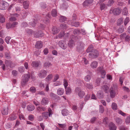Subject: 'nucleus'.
I'll return each instance as SVG.
<instances>
[{
    "mask_svg": "<svg viewBox=\"0 0 130 130\" xmlns=\"http://www.w3.org/2000/svg\"><path fill=\"white\" fill-rule=\"evenodd\" d=\"M49 114L47 111L45 112L42 113V115L44 118H45V119H47L49 117Z\"/></svg>",
    "mask_w": 130,
    "mask_h": 130,
    "instance_id": "39",
    "label": "nucleus"
},
{
    "mask_svg": "<svg viewBox=\"0 0 130 130\" xmlns=\"http://www.w3.org/2000/svg\"><path fill=\"white\" fill-rule=\"evenodd\" d=\"M64 92V89L62 88H59L57 90V94L59 95H61L63 94Z\"/></svg>",
    "mask_w": 130,
    "mask_h": 130,
    "instance_id": "19",
    "label": "nucleus"
},
{
    "mask_svg": "<svg viewBox=\"0 0 130 130\" xmlns=\"http://www.w3.org/2000/svg\"><path fill=\"white\" fill-rule=\"evenodd\" d=\"M63 85L64 86V88L67 87V86L68 85V83L67 80L65 79H63Z\"/></svg>",
    "mask_w": 130,
    "mask_h": 130,
    "instance_id": "50",
    "label": "nucleus"
},
{
    "mask_svg": "<svg viewBox=\"0 0 130 130\" xmlns=\"http://www.w3.org/2000/svg\"><path fill=\"white\" fill-rule=\"evenodd\" d=\"M114 2L115 1L114 0H109L107 5L109 6H111L113 5Z\"/></svg>",
    "mask_w": 130,
    "mask_h": 130,
    "instance_id": "55",
    "label": "nucleus"
},
{
    "mask_svg": "<svg viewBox=\"0 0 130 130\" xmlns=\"http://www.w3.org/2000/svg\"><path fill=\"white\" fill-rule=\"evenodd\" d=\"M5 20V18L4 16L0 13V23L2 24L4 23Z\"/></svg>",
    "mask_w": 130,
    "mask_h": 130,
    "instance_id": "29",
    "label": "nucleus"
},
{
    "mask_svg": "<svg viewBox=\"0 0 130 130\" xmlns=\"http://www.w3.org/2000/svg\"><path fill=\"white\" fill-rule=\"evenodd\" d=\"M106 7V5L104 3L100 4V8L101 11L104 10Z\"/></svg>",
    "mask_w": 130,
    "mask_h": 130,
    "instance_id": "54",
    "label": "nucleus"
},
{
    "mask_svg": "<svg viewBox=\"0 0 130 130\" xmlns=\"http://www.w3.org/2000/svg\"><path fill=\"white\" fill-rule=\"evenodd\" d=\"M111 107L112 109L114 110H116L118 109L117 104L115 103H112Z\"/></svg>",
    "mask_w": 130,
    "mask_h": 130,
    "instance_id": "44",
    "label": "nucleus"
},
{
    "mask_svg": "<svg viewBox=\"0 0 130 130\" xmlns=\"http://www.w3.org/2000/svg\"><path fill=\"white\" fill-rule=\"evenodd\" d=\"M108 127L110 130H116L117 128L116 126L112 122H110L109 123Z\"/></svg>",
    "mask_w": 130,
    "mask_h": 130,
    "instance_id": "8",
    "label": "nucleus"
},
{
    "mask_svg": "<svg viewBox=\"0 0 130 130\" xmlns=\"http://www.w3.org/2000/svg\"><path fill=\"white\" fill-rule=\"evenodd\" d=\"M91 78V76L89 75H87L85 78V80L86 82L89 81Z\"/></svg>",
    "mask_w": 130,
    "mask_h": 130,
    "instance_id": "63",
    "label": "nucleus"
},
{
    "mask_svg": "<svg viewBox=\"0 0 130 130\" xmlns=\"http://www.w3.org/2000/svg\"><path fill=\"white\" fill-rule=\"evenodd\" d=\"M72 24L73 26L76 27H78L79 26L80 23L78 21H74L73 22Z\"/></svg>",
    "mask_w": 130,
    "mask_h": 130,
    "instance_id": "43",
    "label": "nucleus"
},
{
    "mask_svg": "<svg viewBox=\"0 0 130 130\" xmlns=\"http://www.w3.org/2000/svg\"><path fill=\"white\" fill-rule=\"evenodd\" d=\"M30 90L31 92L35 93L36 92V90L35 87H31L30 88Z\"/></svg>",
    "mask_w": 130,
    "mask_h": 130,
    "instance_id": "60",
    "label": "nucleus"
},
{
    "mask_svg": "<svg viewBox=\"0 0 130 130\" xmlns=\"http://www.w3.org/2000/svg\"><path fill=\"white\" fill-rule=\"evenodd\" d=\"M47 71L44 70H42L41 72L38 74V76L41 78H44L46 75Z\"/></svg>",
    "mask_w": 130,
    "mask_h": 130,
    "instance_id": "6",
    "label": "nucleus"
},
{
    "mask_svg": "<svg viewBox=\"0 0 130 130\" xmlns=\"http://www.w3.org/2000/svg\"><path fill=\"white\" fill-rule=\"evenodd\" d=\"M18 24V23L17 22H14L12 23H7L6 24V28L8 29L10 28L14 29L16 27Z\"/></svg>",
    "mask_w": 130,
    "mask_h": 130,
    "instance_id": "5",
    "label": "nucleus"
},
{
    "mask_svg": "<svg viewBox=\"0 0 130 130\" xmlns=\"http://www.w3.org/2000/svg\"><path fill=\"white\" fill-rule=\"evenodd\" d=\"M25 32L28 36H31L32 34L34 31L31 29L28 28L26 30Z\"/></svg>",
    "mask_w": 130,
    "mask_h": 130,
    "instance_id": "22",
    "label": "nucleus"
},
{
    "mask_svg": "<svg viewBox=\"0 0 130 130\" xmlns=\"http://www.w3.org/2000/svg\"><path fill=\"white\" fill-rule=\"evenodd\" d=\"M35 35L37 38H39L42 37L44 35L42 31L40 30L37 32L35 34Z\"/></svg>",
    "mask_w": 130,
    "mask_h": 130,
    "instance_id": "12",
    "label": "nucleus"
},
{
    "mask_svg": "<svg viewBox=\"0 0 130 130\" xmlns=\"http://www.w3.org/2000/svg\"><path fill=\"white\" fill-rule=\"evenodd\" d=\"M74 44V41L71 39L69 40L68 43V46L70 48H72Z\"/></svg>",
    "mask_w": 130,
    "mask_h": 130,
    "instance_id": "37",
    "label": "nucleus"
},
{
    "mask_svg": "<svg viewBox=\"0 0 130 130\" xmlns=\"http://www.w3.org/2000/svg\"><path fill=\"white\" fill-rule=\"evenodd\" d=\"M67 19V18L64 16L61 15L59 18V21L61 22H64Z\"/></svg>",
    "mask_w": 130,
    "mask_h": 130,
    "instance_id": "31",
    "label": "nucleus"
},
{
    "mask_svg": "<svg viewBox=\"0 0 130 130\" xmlns=\"http://www.w3.org/2000/svg\"><path fill=\"white\" fill-rule=\"evenodd\" d=\"M23 76L21 82V85L23 87H24L28 82L30 77V75L29 72H28L27 74H24Z\"/></svg>",
    "mask_w": 130,
    "mask_h": 130,
    "instance_id": "1",
    "label": "nucleus"
},
{
    "mask_svg": "<svg viewBox=\"0 0 130 130\" xmlns=\"http://www.w3.org/2000/svg\"><path fill=\"white\" fill-rule=\"evenodd\" d=\"M23 7L25 9H28L29 7V1L26 0L23 3Z\"/></svg>",
    "mask_w": 130,
    "mask_h": 130,
    "instance_id": "13",
    "label": "nucleus"
},
{
    "mask_svg": "<svg viewBox=\"0 0 130 130\" xmlns=\"http://www.w3.org/2000/svg\"><path fill=\"white\" fill-rule=\"evenodd\" d=\"M130 21L129 18L128 17H126L124 20V24L125 26H126L127 24Z\"/></svg>",
    "mask_w": 130,
    "mask_h": 130,
    "instance_id": "56",
    "label": "nucleus"
},
{
    "mask_svg": "<svg viewBox=\"0 0 130 130\" xmlns=\"http://www.w3.org/2000/svg\"><path fill=\"white\" fill-rule=\"evenodd\" d=\"M96 119V118L95 117H92L90 120V122L92 124L94 123Z\"/></svg>",
    "mask_w": 130,
    "mask_h": 130,
    "instance_id": "59",
    "label": "nucleus"
},
{
    "mask_svg": "<svg viewBox=\"0 0 130 130\" xmlns=\"http://www.w3.org/2000/svg\"><path fill=\"white\" fill-rule=\"evenodd\" d=\"M102 89L103 90L105 93H108L109 88L106 85H104L102 86Z\"/></svg>",
    "mask_w": 130,
    "mask_h": 130,
    "instance_id": "34",
    "label": "nucleus"
},
{
    "mask_svg": "<svg viewBox=\"0 0 130 130\" xmlns=\"http://www.w3.org/2000/svg\"><path fill=\"white\" fill-rule=\"evenodd\" d=\"M128 13V12L127 8L126 7H125L123 9L122 12V14L123 15H127Z\"/></svg>",
    "mask_w": 130,
    "mask_h": 130,
    "instance_id": "41",
    "label": "nucleus"
},
{
    "mask_svg": "<svg viewBox=\"0 0 130 130\" xmlns=\"http://www.w3.org/2000/svg\"><path fill=\"white\" fill-rule=\"evenodd\" d=\"M104 96V94L102 91H99L97 92L96 96L99 99H101L103 98Z\"/></svg>",
    "mask_w": 130,
    "mask_h": 130,
    "instance_id": "15",
    "label": "nucleus"
},
{
    "mask_svg": "<svg viewBox=\"0 0 130 130\" xmlns=\"http://www.w3.org/2000/svg\"><path fill=\"white\" fill-rule=\"evenodd\" d=\"M21 26L22 27H25L28 26V25L26 22H23L21 23Z\"/></svg>",
    "mask_w": 130,
    "mask_h": 130,
    "instance_id": "57",
    "label": "nucleus"
},
{
    "mask_svg": "<svg viewBox=\"0 0 130 130\" xmlns=\"http://www.w3.org/2000/svg\"><path fill=\"white\" fill-rule=\"evenodd\" d=\"M101 74V77L102 78H104L105 77L106 72L104 70L100 72Z\"/></svg>",
    "mask_w": 130,
    "mask_h": 130,
    "instance_id": "48",
    "label": "nucleus"
},
{
    "mask_svg": "<svg viewBox=\"0 0 130 130\" xmlns=\"http://www.w3.org/2000/svg\"><path fill=\"white\" fill-rule=\"evenodd\" d=\"M50 96L51 99L54 100H56L57 99H58V98H59V97L57 95L52 92L50 94Z\"/></svg>",
    "mask_w": 130,
    "mask_h": 130,
    "instance_id": "17",
    "label": "nucleus"
},
{
    "mask_svg": "<svg viewBox=\"0 0 130 130\" xmlns=\"http://www.w3.org/2000/svg\"><path fill=\"white\" fill-rule=\"evenodd\" d=\"M72 20L73 21H77L78 20V19L77 15L75 14L74 13L72 17Z\"/></svg>",
    "mask_w": 130,
    "mask_h": 130,
    "instance_id": "53",
    "label": "nucleus"
},
{
    "mask_svg": "<svg viewBox=\"0 0 130 130\" xmlns=\"http://www.w3.org/2000/svg\"><path fill=\"white\" fill-rule=\"evenodd\" d=\"M27 108L28 111H30L34 110L35 107L32 104H29L27 106Z\"/></svg>",
    "mask_w": 130,
    "mask_h": 130,
    "instance_id": "23",
    "label": "nucleus"
},
{
    "mask_svg": "<svg viewBox=\"0 0 130 130\" xmlns=\"http://www.w3.org/2000/svg\"><path fill=\"white\" fill-rule=\"evenodd\" d=\"M91 96L90 94H87L86 95L85 97L84 98V101L86 102L90 98Z\"/></svg>",
    "mask_w": 130,
    "mask_h": 130,
    "instance_id": "45",
    "label": "nucleus"
},
{
    "mask_svg": "<svg viewBox=\"0 0 130 130\" xmlns=\"http://www.w3.org/2000/svg\"><path fill=\"white\" fill-rule=\"evenodd\" d=\"M73 34L75 35L76 34H79L80 33V30L78 29H74L73 31Z\"/></svg>",
    "mask_w": 130,
    "mask_h": 130,
    "instance_id": "58",
    "label": "nucleus"
},
{
    "mask_svg": "<svg viewBox=\"0 0 130 130\" xmlns=\"http://www.w3.org/2000/svg\"><path fill=\"white\" fill-rule=\"evenodd\" d=\"M9 5L8 3L7 2L4 1L2 4V8H0L1 10L6 9Z\"/></svg>",
    "mask_w": 130,
    "mask_h": 130,
    "instance_id": "18",
    "label": "nucleus"
},
{
    "mask_svg": "<svg viewBox=\"0 0 130 130\" xmlns=\"http://www.w3.org/2000/svg\"><path fill=\"white\" fill-rule=\"evenodd\" d=\"M115 121L118 124L121 125L122 123V120L119 118H116L115 119Z\"/></svg>",
    "mask_w": 130,
    "mask_h": 130,
    "instance_id": "36",
    "label": "nucleus"
},
{
    "mask_svg": "<svg viewBox=\"0 0 130 130\" xmlns=\"http://www.w3.org/2000/svg\"><path fill=\"white\" fill-rule=\"evenodd\" d=\"M51 14L53 17H56L57 16V13L56 9H52L51 12Z\"/></svg>",
    "mask_w": 130,
    "mask_h": 130,
    "instance_id": "27",
    "label": "nucleus"
},
{
    "mask_svg": "<svg viewBox=\"0 0 130 130\" xmlns=\"http://www.w3.org/2000/svg\"><path fill=\"white\" fill-rule=\"evenodd\" d=\"M65 43V41L63 40L60 41L58 42L59 46L63 50L66 49L67 47L66 44Z\"/></svg>",
    "mask_w": 130,
    "mask_h": 130,
    "instance_id": "7",
    "label": "nucleus"
},
{
    "mask_svg": "<svg viewBox=\"0 0 130 130\" xmlns=\"http://www.w3.org/2000/svg\"><path fill=\"white\" fill-rule=\"evenodd\" d=\"M66 93L67 95H69L71 93V88L69 87L65 88Z\"/></svg>",
    "mask_w": 130,
    "mask_h": 130,
    "instance_id": "32",
    "label": "nucleus"
},
{
    "mask_svg": "<svg viewBox=\"0 0 130 130\" xmlns=\"http://www.w3.org/2000/svg\"><path fill=\"white\" fill-rule=\"evenodd\" d=\"M124 30V27L122 26L119 27L118 30V32L120 34L122 33Z\"/></svg>",
    "mask_w": 130,
    "mask_h": 130,
    "instance_id": "38",
    "label": "nucleus"
},
{
    "mask_svg": "<svg viewBox=\"0 0 130 130\" xmlns=\"http://www.w3.org/2000/svg\"><path fill=\"white\" fill-rule=\"evenodd\" d=\"M8 108L7 106L6 108H3V110L2 111V114L4 115H7L8 112Z\"/></svg>",
    "mask_w": 130,
    "mask_h": 130,
    "instance_id": "30",
    "label": "nucleus"
},
{
    "mask_svg": "<svg viewBox=\"0 0 130 130\" xmlns=\"http://www.w3.org/2000/svg\"><path fill=\"white\" fill-rule=\"evenodd\" d=\"M52 64L48 61L45 62L44 64L43 67L46 69L50 67Z\"/></svg>",
    "mask_w": 130,
    "mask_h": 130,
    "instance_id": "25",
    "label": "nucleus"
},
{
    "mask_svg": "<svg viewBox=\"0 0 130 130\" xmlns=\"http://www.w3.org/2000/svg\"><path fill=\"white\" fill-rule=\"evenodd\" d=\"M89 57L92 59H95L98 57L99 55V52L96 49L94 50L89 54Z\"/></svg>",
    "mask_w": 130,
    "mask_h": 130,
    "instance_id": "2",
    "label": "nucleus"
},
{
    "mask_svg": "<svg viewBox=\"0 0 130 130\" xmlns=\"http://www.w3.org/2000/svg\"><path fill=\"white\" fill-rule=\"evenodd\" d=\"M98 62L96 61H94L91 62L90 66L93 69L96 68L98 66Z\"/></svg>",
    "mask_w": 130,
    "mask_h": 130,
    "instance_id": "24",
    "label": "nucleus"
},
{
    "mask_svg": "<svg viewBox=\"0 0 130 130\" xmlns=\"http://www.w3.org/2000/svg\"><path fill=\"white\" fill-rule=\"evenodd\" d=\"M59 31V29L55 26H53L52 28V31L53 35H55L58 33Z\"/></svg>",
    "mask_w": 130,
    "mask_h": 130,
    "instance_id": "20",
    "label": "nucleus"
},
{
    "mask_svg": "<svg viewBox=\"0 0 130 130\" xmlns=\"http://www.w3.org/2000/svg\"><path fill=\"white\" fill-rule=\"evenodd\" d=\"M61 8L64 9H67L68 8V4H67L63 3H62V5Z\"/></svg>",
    "mask_w": 130,
    "mask_h": 130,
    "instance_id": "46",
    "label": "nucleus"
},
{
    "mask_svg": "<svg viewBox=\"0 0 130 130\" xmlns=\"http://www.w3.org/2000/svg\"><path fill=\"white\" fill-rule=\"evenodd\" d=\"M116 95V92L115 90H113V88H112V90L111 89L110 92V97L112 98L114 97Z\"/></svg>",
    "mask_w": 130,
    "mask_h": 130,
    "instance_id": "40",
    "label": "nucleus"
},
{
    "mask_svg": "<svg viewBox=\"0 0 130 130\" xmlns=\"http://www.w3.org/2000/svg\"><path fill=\"white\" fill-rule=\"evenodd\" d=\"M41 64V63L40 61H35L32 62L31 65L33 67L36 68Z\"/></svg>",
    "mask_w": 130,
    "mask_h": 130,
    "instance_id": "11",
    "label": "nucleus"
},
{
    "mask_svg": "<svg viewBox=\"0 0 130 130\" xmlns=\"http://www.w3.org/2000/svg\"><path fill=\"white\" fill-rule=\"evenodd\" d=\"M119 130H129L127 127L124 125L119 126Z\"/></svg>",
    "mask_w": 130,
    "mask_h": 130,
    "instance_id": "33",
    "label": "nucleus"
},
{
    "mask_svg": "<svg viewBox=\"0 0 130 130\" xmlns=\"http://www.w3.org/2000/svg\"><path fill=\"white\" fill-rule=\"evenodd\" d=\"M37 23V20L36 19H34L32 22L31 23V25L34 27L35 26L36 24Z\"/></svg>",
    "mask_w": 130,
    "mask_h": 130,
    "instance_id": "62",
    "label": "nucleus"
},
{
    "mask_svg": "<svg viewBox=\"0 0 130 130\" xmlns=\"http://www.w3.org/2000/svg\"><path fill=\"white\" fill-rule=\"evenodd\" d=\"M28 118L29 120L32 121L34 119V117L33 115L31 114L29 115L28 116Z\"/></svg>",
    "mask_w": 130,
    "mask_h": 130,
    "instance_id": "64",
    "label": "nucleus"
},
{
    "mask_svg": "<svg viewBox=\"0 0 130 130\" xmlns=\"http://www.w3.org/2000/svg\"><path fill=\"white\" fill-rule=\"evenodd\" d=\"M130 123V115L127 116L125 119V123L126 124H128Z\"/></svg>",
    "mask_w": 130,
    "mask_h": 130,
    "instance_id": "52",
    "label": "nucleus"
},
{
    "mask_svg": "<svg viewBox=\"0 0 130 130\" xmlns=\"http://www.w3.org/2000/svg\"><path fill=\"white\" fill-rule=\"evenodd\" d=\"M75 91L76 93L78 94L79 97L80 99L83 98L85 94V92L82 90L80 88L78 87L75 88Z\"/></svg>",
    "mask_w": 130,
    "mask_h": 130,
    "instance_id": "3",
    "label": "nucleus"
},
{
    "mask_svg": "<svg viewBox=\"0 0 130 130\" xmlns=\"http://www.w3.org/2000/svg\"><path fill=\"white\" fill-rule=\"evenodd\" d=\"M99 106V112L101 113H103L104 110V107L102 105H100Z\"/></svg>",
    "mask_w": 130,
    "mask_h": 130,
    "instance_id": "49",
    "label": "nucleus"
},
{
    "mask_svg": "<svg viewBox=\"0 0 130 130\" xmlns=\"http://www.w3.org/2000/svg\"><path fill=\"white\" fill-rule=\"evenodd\" d=\"M43 45V43L42 42L38 41L36 42L35 45V47L36 48L39 49L42 47Z\"/></svg>",
    "mask_w": 130,
    "mask_h": 130,
    "instance_id": "10",
    "label": "nucleus"
},
{
    "mask_svg": "<svg viewBox=\"0 0 130 130\" xmlns=\"http://www.w3.org/2000/svg\"><path fill=\"white\" fill-rule=\"evenodd\" d=\"M93 48V45L91 44L89 46L87 49L86 51L88 53H90L94 50Z\"/></svg>",
    "mask_w": 130,
    "mask_h": 130,
    "instance_id": "21",
    "label": "nucleus"
},
{
    "mask_svg": "<svg viewBox=\"0 0 130 130\" xmlns=\"http://www.w3.org/2000/svg\"><path fill=\"white\" fill-rule=\"evenodd\" d=\"M62 115L63 116H67L69 114V111L66 109H63L61 110Z\"/></svg>",
    "mask_w": 130,
    "mask_h": 130,
    "instance_id": "26",
    "label": "nucleus"
},
{
    "mask_svg": "<svg viewBox=\"0 0 130 130\" xmlns=\"http://www.w3.org/2000/svg\"><path fill=\"white\" fill-rule=\"evenodd\" d=\"M85 44L82 41L79 42L76 47V51L80 53L84 51Z\"/></svg>",
    "mask_w": 130,
    "mask_h": 130,
    "instance_id": "4",
    "label": "nucleus"
},
{
    "mask_svg": "<svg viewBox=\"0 0 130 130\" xmlns=\"http://www.w3.org/2000/svg\"><path fill=\"white\" fill-rule=\"evenodd\" d=\"M53 77V75L52 74H49L46 77V81H48L50 79H51Z\"/></svg>",
    "mask_w": 130,
    "mask_h": 130,
    "instance_id": "51",
    "label": "nucleus"
},
{
    "mask_svg": "<svg viewBox=\"0 0 130 130\" xmlns=\"http://www.w3.org/2000/svg\"><path fill=\"white\" fill-rule=\"evenodd\" d=\"M49 102V99L46 98L44 97L42 98L41 101V103L42 105L45 106L47 105Z\"/></svg>",
    "mask_w": 130,
    "mask_h": 130,
    "instance_id": "9",
    "label": "nucleus"
},
{
    "mask_svg": "<svg viewBox=\"0 0 130 130\" xmlns=\"http://www.w3.org/2000/svg\"><path fill=\"white\" fill-rule=\"evenodd\" d=\"M121 12L120 9L119 8L114 9L112 11V13L115 15H119Z\"/></svg>",
    "mask_w": 130,
    "mask_h": 130,
    "instance_id": "14",
    "label": "nucleus"
},
{
    "mask_svg": "<svg viewBox=\"0 0 130 130\" xmlns=\"http://www.w3.org/2000/svg\"><path fill=\"white\" fill-rule=\"evenodd\" d=\"M93 0H85L83 3V5L84 6H88L92 3Z\"/></svg>",
    "mask_w": 130,
    "mask_h": 130,
    "instance_id": "16",
    "label": "nucleus"
},
{
    "mask_svg": "<svg viewBox=\"0 0 130 130\" xmlns=\"http://www.w3.org/2000/svg\"><path fill=\"white\" fill-rule=\"evenodd\" d=\"M17 115L16 114L13 113L9 117V119L11 121H13L17 118Z\"/></svg>",
    "mask_w": 130,
    "mask_h": 130,
    "instance_id": "28",
    "label": "nucleus"
},
{
    "mask_svg": "<svg viewBox=\"0 0 130 130\" xmlns=\"http://www.w3.org/2000/svg\"><path fill=\"white\" fill-rule=\"evenodd\" d=\"M19 72L21 73H22L25 70V68L24 67L21 66L18 68Z\"/></svg>",
    "mask_w": 130,
    "mask_h": 130,
    "instance_id": "42",
    "label": "nucleus"
},
{
    "mask_svg": "<svg viewBox=\"0 0 130 130\" xmlns=\"http://www.w3.org/2000/svg\"><path fill=\"white\" fill-rule=\"evenodd\" d=\"M86 87L87 88L89 89H92L93 88V85L91 84H86Z\"/></svg>",
    "mask_w": 130,
    "mask_h": 130,
    "instance_id": "61",
    "label": "nucleus"
},
{
    "mask_svg": "<svg viewBox=\"0 0 130 130\" xmlns=\"http://www.w3.org/2000/svg\"><path fill=\"white\" fill-rule=\"evenodd\" d=\"M51 15L50 13H48L46 15L44 20L45 21L47 22V23H48L49 22V19H51Z\"/></svg>",
    "mask_w": 130,
    "mask_h": 130,
    "instance_id": "35",
    "label": "nucleus"
},
{
    "mask_svg": "<svg viewBox=\"0 0 130 130\" xmlns=\"http://www.w3.org/2000/svg\"><path fill=\"white\" fill-rule=\"evenodd\" d=\"M117 4L118 7L122 6L124 5L123 2L120 1L119 0H117L116 2Z\"/></svg>",
    "mask_w": 130,
    "mask_h": 130,
    "instance_id": "47",
    "label": "nucleus"
}]
</instances>
